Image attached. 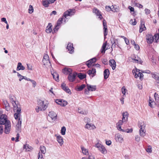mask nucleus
Here are the masks:
<instances>
[{"instance_id":"obj_40","label":"nucleus","mask_w":159,"mask_h":159,"mask_svg":"<svg viewBox=\"0 0 159 159\" xmlns=\"http://www.w3.org/2000/svg\"><path fill=\"white\" fill-rule=\"evenodd\" d=\"M128 8L129 9L131 12H133V13L132 14L133 15V16H135L136 14H135L134 8L130 6H129L128 7Z\"/></svg>"},{"instance_id":"obj_19","label":"nucleus","mask_w":159,"mask_h":159,"mask_svg":"<svg viewBox=\"0 0 159 159\" xmlns=\"http://www.w3.org/2000/svg\"><path fill=\"white\" fill-rule=\"evenodd\" d=\"M72 70L70 68H65L62 70V72L65 74H68L71 73Z\"/></svg>"},{"instance_id":"obj_20","label":"nucleus","mask_w":159,"mask_h":159,"mask_svg":"<svg viewBox=\"0 0 159 159\" xmlns=\"http://www.w3.org/2000/svg\"><path fill=\"white\" fill-rule=\"evenodd\" d=\"M85 128L89 129H94L96 128V127L94 125L91 124L87 123L85 127Z\"/></svg>"},{"instance_id":"obj_34","label":"nucleus","mask_w":159,"mask_h":159,"mask_svg":"<svg viewBox=\"0 0 159 159\" xmlns=\"http://www.w3.org/2000/svg\"><path fill=\"white\" fill-rule=\"evenodd\" d=\"M64 20V18H63L62 16L61 18H60L57 21V26H60L61 24L62 23V21H63V20Z\"/></svg>"},{"instance_id":"obj_21","label":"nucleus","mask_w":159,"mask_h":159,"mask_svg":"<svg viewBox=\"0 0 159 159\" xmlns=\"http://www.w3.org/2000/svg\"><path fill=\"white\" fill-rule=\"evenodd\" d=\"M111 44H118L117 39H115V36L112 35L111 38Z\"/></svg>"},{"instance_id":"obj_31","label":"nucleus","mask_w":159,"mask_h":159,"mask_svg":"<svg viewBox=\"0 0 159 159\" xmlns=\"http://www.w3.org/2000/svg\"><path fill=\"white\" fill-rule=\"evenodd\" d=\"M50 3L47 0H43L42 1V4L45 7H48Z\"/></svg>"},{"instance_id":"obj_57","label":"nucleus","mask_w":159,"mask_h":159,"mask_svg":"<svg viewBox=\"0 0 159 159\" xmlns=\"http://www.w3.org/2000/svg\"><path fill=\"white\" fill-rule=\"evenodd\" d=\"M125 130V131H123V132H126L127 133H130L133 132V129H127L126 130Z\"/></svg>"},{"instance_id":"obj_1","label":"nucleus","mask_w":159,"mask_h":159,"mask_svg":"<svg viewBox=\"0 0 159 159\" xmlns=\"http://www.w3.org/2000/svg\"><path fill=\"white\" fill-rule=\"evenodd\" d=\"M4 126L5 127V133L8 134L11 130L10 122L9 120H6V118H4V116H2L0 118V134L3 133Z\"/></svg>"},{"instance_id":"obj_11","label":"nucleus","mask_w":159,"mask_h":159,"mask_svg":"<svg viewBox=\"0 0 159 159\" xmlns=\"http://www.w3.org/2000/svg\"><path fill=\"white\" fill-rule=\"evenodd\" d=\"M96 61V59L94 57L86 61V64L88 67H90L92 66H93V63L95 62Z\"/></svg>"},{"instance_id":"obj_14","label":"nucleus","mask_w":159,"mask_h":159,"mask_svg":"<svg viewBox=\"0 0 159 159\" xmlns=\"http://www.w3.org/2000/svg\"><path fill=\"white\" fill-rule=\"evenodd\" d=\"M67 49L68 51H69V53H72L74 52V48L73 47V43H69L67 46Z\"/></svg>"},{"instance_id":"obj_44","label":"nucleus","mask_w":159,"mask_h":159,"mask_svg":"<svg viewBox=\"0 0 159 159\" xmlns=\"http://www.w3.org/2000/svg\"><path fill=\"white\" fill-rule=\"evenodd\" d=\"M59 26H57V25H56L55 26V27L52 30V33H54L56 32L59 29Z\"/></svg>"},{"instance_id":"obj_41","label":"nucleus","mask_w":159,"mask_h":159,"mask_svg":"<svg viewBox=\"0 0 159 159\" xmlns=\"http://www.w3.org/2000/svg\"><path fill=\"white\" fill-rule=\"evenodd\" d=\"M66 128L65 126H63L61 127V133L62 135H64L65 134Z\"/></svg>"},{"instance_id":"obj_32","label":"nucleus","mask_w":159,"mask_h":159,"mask_svg":"<svg viewBox=\"0 0 159 159\" xmlns=\"http://www.w3.org/2000/svg\"><path fill=\"white\" fill-rule=\"evenodd\" d=\"M54 79L56 81H59V75L57 73L54 72L53 74H52Z\"/></svg>"},{"instance_id":"obj_48","label":"nucleus","mask_w":159,"mask_h":159,"mask_svg":"<svg viewBox=\"0 0 159 159\" xmlns=\"http://www.w3.org/2000/svg\"><path fill=\"white\" fill-rule=\"evenodd\" d=\"M117 129L119 131H121L122 132L125 131L124 129H121V125H119L117 124H116Z\"/></svg>"},{"instance_id":"obj_3","label":"nucleus","mask_w":159,"mask_h":159,"mask_svg":"<svg viewBox=\"0 0 159 159\" xmlns=\"http://www.w3.org/2000/svg\"><path fill=\"white\" fill-rule=\"evenodd\" d=\"M138 126L140 128L139 130L140 135L141 136L144 137L145 135V125L143 122H139L138 124Z\"/></svg>"},{"instance_id":"obj_22","label":"nucleus","mask_w":159,"mask_h":159,"mask_svg":"<svg viewBox=\"0 0 159 159\" xmlns=\"http://www.w3.org/2000/svg\"><path fill=\"white\" fill-rule=\"evenodd\" d=\"M123 118L122 120L125 121H126L128 120V113L127 111L123 112L122 113Z\"/></svg>"},{"instance_id":"obj_17","label":"nucleus","mask_w":159,"mask_h":159,"mask_svg":"<svg viewBox=\"0 0 159 159\" xmlns=\"http://www.w3.org/2000/svg\"><path fill=\"white\" fill-rule=\"evenodd\" d=\"M87 86L88 89L89 91H93L96 90L97 89L96 86L95 85H91L89 84H87Z\"/></svg>"},{"instance_id":"obj_45","label":"nucleus","mask_w":159,"mask_h":159,"mask_svg":"<svg viewBox=\"0 0 159 159\" xmlns=\"http://www.w3.org/2000/svg\"><path fill=\"white\" fill-rule=\"evenodd\" d=\"M146 152L149 153H151L152 152V148L151 146H149L148 148L146 149Z\"/></svg>"},{"instance_id":"obj_60","label":"nucleus","mask_w":159,"mask_h":159,"mask_svg":"<svg viewBox=\"0 0 159 159\" xmlns=\"http://www.w3.org/2000/svg\"><path fill=\"white\" fill-rule=\"evenodd\" d=\"M49 57L47 54H45L44 55L43 60H49Z\"/></svg>"},{"instance_id":"obj_56","label":"nucleus","mask_w":159,"mask_h":159,"mask_svg":"<svg viewBox=\"0 0 159 159\" xmlns=\"http://www.w3.org/2000/svg\"><path fill=\"white\" fill-rule=\"evenodd\" d=\"M121 91L122 93L124 95L126 93V91H127V90L125 87L124 86L122 88Z\"/></svg>"},{"instance_id":"obj_5","label":"nucleus","mask_w":159,"mask_h":159,"mask_svg":"<svg viewBox=\"0 0 159 159\" xmlns=\"http://www.w3.org/2000/svg\"><path fill=\"white\" fill-rule=\"evenodd\" d=\"M139 33H142L143 31L146 30V28L145 25V21L143 19H141L140 20V25L139 26Z\"/></svg>"},{"instance_id":"obj_13","label":"nucleus","mask_w":159,"mask_h":159,"mask_svg":"<svg viewBox=\"0 0 159 159\" xmlns=\"http://www.w3.org/2000/svg\"><path fill=\"white\" fill-rule=\"evenodd\" d=\"M48 116L52 120H55L57 119V114L53 111H51L49 112Z\"/></svg>"},{"instance_id":"obj_37","label":"nucleus","mask_w":159,"mask_h":159,"mask_svg":"<svg viewBox=\"0 0 159 159\" xmlns=\"http://www.w3.org/2000/svg\"><path fill=\"white\" fill-rule=\"evenodd\" d=\"M69 16V12L68 11H66L63 14L62 17L63 18H64V22H66V17L67 16Z\"/></svg>"},{"instance_id":"obj_38","label":"nucleus","mask_w":159,"mask_h":159,"mask_svg":"<svg viewBox=\"0 0 159 159\" xmlns=\"http://www.w3.org/2000/svg\"><path fill=\"white\" fill-rule=\"evenodd\" d=\"M78 112L84 115L87 114L88 113V112L86 111L82 110L80 108H78Z\"/></svg>"},{"instance_id":"obj_36","label":"nucleus","mask_w":159,"mask_h":159,"mask_svg":"<svg viewBox=\"0 0 159 159\" xmlns=\"http://www.w3.org/2000/svg\"><path fill=\"white\" fill-rule=\"evenodd\" d=\"M78 77L81 80H82L86 77L85 74H83L81 73H79L78 75Z\"/></svg>"},{"instance_id":"obj_25","label":"nucleus","mask_w":159,"mask_h":159,"mask_svg":"<svg viewBox=\"0 0 159 159\" xmlns=\"http://www.w3.org/2000/svg\"><path fill=\"white\" fill-rule=\"evenodd\" d=\"M57 139L60 145H62L63 143V141L62 137L60 135L57 136Z\"/></svg>"},{"instance_id":"obj_54","label":"nucleus","mask_w":159,"mask_h":159,"mask_svg":"<svg viewBox=\"0 0 159 159\" xmlns=\"http://www.w3.org/2000/svg\"><path fill=\"white\" fill-rule=\"evenodd\" d=\"M12 104L14 107V110H15V108H16L17 106H18V105H17L16 103V102L15 101H13V102H12Z\"/></svg>"},{"instance_id":"obj_61","label":"nucleus","mask_w":159,"mask_h":159,"mask_svg":"<svg viewBox=\"0 0 159 159\" xmlns=\"http://www.w3.org/2000/svg\"><path fill=\"white\" fill-rule=\"evenodd\" d=\"M133 73L134 75V77L135 78H137L138 77H139L138 74H137L135 72V71L134 70H132Z\"/></svg>"},{"instance_id":"obj_33","label":"nucleus","mask_w":159,"mask_h":159,"mask_svg":"<svg viewBox=\"0 0 159 159\" xmlns=\"http://www.w3.org/2000/svg\"><path fill=\"white\" fill-rule=\"evenodd\" d=\"M153 37L156 42L157 43L159 42V34H155Z\"/></svg>"},{"instance_id":"obj_53","label":"nucleus","mask_w":159,"mask_h":159,"mask_svg":"<svg viewBox=\"0 0 159 159\" xmlns=\"http://www.w3.org/2000/svg\"><path fill=\"white\" fill-rule=\"evenodd\" d=\"M84 121L85 123H89L90 122V118L88 117H85L84 119Z\"/></svg>"},{"instance_id":"obj_46","label":"nucleus","mask_w":159,"mask_h":159,"mask_svg":"<svg viewBox=\"0 0 159 159\" xmlns=\"http://www.w3.org/2000/svg\"><path fill=\"white\" fill-rule=\"evenodd\" d=\"M17 74L18 77L19 78V80L20 81H21L22 80L25 79V76L21 75L18 72L17 73Z\"/></svg>"},{"instance_id":"obj_43","label":"nucleus","mask_w":159,"mask_h":159,"mask_svg":"<svg viewBox=\"0 0 159 159\" xmlns=\"http://www.w3.org/2000/svg\"><path fill=\"white\" fill-rule=\"evenodd\" d=\"M85 87V84H83L77 88V90L78 91H81Z\"/></svg>"},{"instance_id":"obj_15","label":"nucleus","mask_w":159,"mask_h":159,"mask_svg":"<svg viewBox=\"0 0 159 159\" xmlns=\"http://www.w3.org/2000/svg\"><path fill=\"white\" fill-rule=\"evenodd\" d=\"M88 74L91 77H93L96 74V70L95 68H92L91 70H89L87 72Z\"/></svg>"},{"instance_id":"obj_52","label":"nucleus","mask_w":159,"mask_h":159,"mask_svg":"<svg viewBox=\"0 0 159 159\" xmlns=\"http://www.w3.org/2000/svg\"><path fill=\"white\" fill-rule=\"evenodd\" d=\"M38 159H43V155L40 152L38 154Z\"/></svg>"},{"instance_id":"obj_8","label":"nucleus","mask_w":159,"mask_h":159,"mask_svg":"<svg viewBox=\"0 0 159 159\" xmlns=\"http://www.w3.org/2000/svg\"><path fill=\"white\" fill-rule=\"evenodd\" d=\"M152 77L156 80L157 84H159V74L157 72L151 73Z\"/></svg>"},{"instance_id":"obj_10","label":"nucleus","mask_w":159,"mask_h":159,"mask_svg":"<svg viewBox=\"0 0 159 159\" xmlns=\"http://www.w3.org/2000/svg\"><path fill=\"white\" fill-rule=\"evenodd\" d=\"M93 13L97 15V16H99L98 18L100 20H101L102 18V16L101 14V12L97 8H94L93 9Z\"/></svg>"},{"instance_id":"obj_62","label":"nucleus","mask_w":159,"mask_h":159,"mask_svg":"<svg viewBox=\"0 0 159 159\" xmlns=\"http://www.w3.org/2000/svg\"><path fill=\"white\" fill-rule=\"evenodd\" d=\"M69 12V16H70L74 15V12L73 13V10L71 9H70L69 10L67 11Z\"/></svg>"},{"instance_id":"obj_42","label":"nucleus","mask_w":159,"mask_h":159,"mask_svg":"<svg viewBox=\"0 0 159 159\" xmlns=\"http://www.w3.org/2000/svg\"><path fill=\"white\" fill-rule=\"evenodd\" d=\"M40 148V150L41 152V153H42V154L43 153V154H44L46 152L45 147L44 146H41Z\"/></svg>"},{"instance_id":"obj_51","label":"nucleus","mask_w":159,"mask_h":159,"mask_svg":"<svg viewBox=\"0 0 159 159\" xmlns=\"http://www.w3.org/2000/svg\"><path fill=\"white\" fill-rule=\"evenodd\" d=\"M138 70H136V72H138V74H139V77H140V79L141 80H142V79H143V74L140 72H139V71H137Z\"/></svg>"},{"instance_id":"obj_16","label":"nucleus","mask_w":159,"mask_h":159,"mask_svg":"<svg viewBox=\"0 0 159 159\" xmlns=\"http://www.w3.org/2000/svg\"><path fill=\"white\" fill-rule=\"evenodd\" d=\"M109 65L113 70H114L115 69L116 66V62L114 59H111L109 60Z\"/></svg>"},{"instance_id":"obj_7","label":"nucleus","mask_w":159,"mask_h":159,"mask_svg":"<svg viewBox=\"0 0 159 159\" xmlns=\"http://www.w3.org/2000/svg\"><path fill=\"white\" fill-rule=\"evenodd\" d=\"M146 39L147 42L148 44L152 43L153 41L154 38L152 35L150 34H148L146 36Z\"/></svg>"},{"instance_id":"obj_55","label":"nucleus","mask_w":159,"mask_h":159,"mask_svg":"<svg viewBox=\"0 0 159 159\" xmlns=\"http://www.w3.org/2000/svg\"><path fill=\"white\" fill-rule=\"evenodd\" d=\"M17 119H18V123L17 124H21L22 120L21 116H19L18 118Z\"/></svg>"},{"instance_id":"obj_63","label":"nucleus","mask_w":159,"mask_h":159,"mask_svg":"<svg viewBox=\"0 0 159 159\" xmlns=\"http://www.w3.org/2000/svg\"><path fill=\"white\" fill-rule=\"evenodd\" d=\"M60 105L62 107H64L66 106L67 104V102H65L64 101H62V102L61 103H60Z\"/></svg>"},{"instance_id":"obj_30","label":"nucleus","mask_w":159,"mask_h":159,"mask_svg":"<svg viewBox=\"0 0 159 159\" xmlns=\"http://www.w3.org/2000/svg\"><path fill=\"white\" fill-rule=\"evenodd\" d=\"M42 62L44 65L48 66H51V64L50 60H43Z\"/></svg>"},{"instance_id":"obj_50","label":"nucleus","mask_w":159,"mask_h":159,"mask_svg":"<svg viewBox=\"0 0 159 159\" xmlns=\"http://www.w3.org/2000/svg\"><path fill=\"white\" fill-rule=\"evenodd\" d=\"M134 4L136 6L138 7L139 8H142L143 7V6L142 5H141V4L137 3L135 2H134Z\"/></svg>"},{"instance_id":"obj_64","label":"nucleus","mask_w":159,"mask_h":159,"mask_svg":"<svg viewBox=\"0 0 159 159\" xmlns=\"http://www.w3.org/2000/svg\"><path fill=\"white\" fill-rule=\"evenodd\" d=\"M21 125L20 124H17L16 125V129L17 130H19L20 129L21 127Z\"/></svg>"},{"instance_id":"obj_2","label":"nucleus","mask_w":159,"mask_h":159,"mask_svg":"<svg viewBox=\"0 0 159 159\" xmlns=\"http://www.w3.org/2000/svg\"><path fill=\"white\" fill-rule=\"evenodd\" d=\"M38 106L35 109L36 111L39 112L40 111H44L47 108L48 104L44 103L43 101L39 99L37 101Z\"/></svg>"},{"instance_id":"obj_47","label":"nucleus","mask_w":159,"mask_h":159,"mask_svg":"<svg viewBox=\"0 0 159 159\" xmlns=\"http://www.w3.org/2000/svg\"><path fill=\"white\" fill-rule=\"evenodd\" d=\"M4 104L5 105V107L6 109H8L9 108V104L7 101H5L4 102Z\"/></svg>"},{"instance_id":"obj_18","label":"nucleus","mask_w":159,"mask_h":159,"mask_svg":"<svg viewBox=\"0 0 159 159\" xmlns=\"http://www.w3.org/2000/svg\"><path fill=\"white\" fill-rule=\"evenodd\" d=\"M61 87L62 89L67 93L69 94H70L71 92L70 90L68 88V87H66V84L64 83L62 84L61 85Z\"/></svg>"},{"instance_id":"obj_23","label":"nucleus","mask_w":159,"mask_h":159,"mask_svg":"<svg viewBox=\"0 0 159 159\" xmlns=\"http://www.w3.org/2000/svg\"><path fill=\"white\" fill-rule=\"evenodd\" d=\"M25 69V67L22 65L21 63L19 62L18 63L17 67L16 68L17 70L18 71L20 70H24Z\"/></svg>"},{"instance_id":"obj_59","label":"nucleus","mask_w":159,"mask_h":159,"mask_svg":"<svg viewBox=\"0 0 159 159\" xmlns=\"http://www.w3.org/2000/svg\"><path fill=\"white\" fill-rule=\"evenodd\" d=\"M105 9L107 11H112V8L109 6H106L105 7Z\"/></svg>"},{"instance_id":"obj_26","label":"nucleus","mask_w":159,"mask_h":159,"mask_svg":"<svg viewBox=\"0 0 159 159\" xmlns=\"http://www.w3.org/2000/svg\"><path fill=\"white\" fill-rule=\"evenodd\" d=\"M103 74L104 79H107L108 78L110 74L109 70L108 69H105L104 71Z\"/></svg>"},{"instance_id":"obj_28","label":"nucleus","mask_w":159,"mask_h":159,"mask_svg":"<svg viewBox=\"0 0 159 159\" xmlns=\"http://www.w3.org/2000/svg\"><path fill=\"white\" fill-rule=\"evenodd\" d=\"M107 41H106L102 45L101 49V52L102 53H104L105 52L106 48V47L107 45Z\"/></svg>"},{"instance_id":"obj_35","label":"nucleus","mask_w":159,"mask_h":159,"mask_svg":"<svg viewBox=\"0 0 159 159\" xmlns=\"http://www.w3.org/2000/svg\"><path fill=\"white\" fill-rule=\"evenodd\" d=\"M113 7L112 8V11L114 12H118L119 11V8L118 7H117L115 5V6H112Z\"/></svg>"},{"instance_id":"obj_58","label":"nucleus","mask_w":159,"mask_h":159,"mask_svg":"<svg viewBox=\"0 0 159 159\" xmlns=\"http://www.w3.org/2000/svg\"><path fill=\"white\" fill-rule=\"evenodd\" d=\"M135 139L137 142H139L140 141V138L139 135H136L135 137Z\"/></svg>"},{"instance_id":"obj_39","label":"nucleus","mask_w":159,"mask_h":159,"mask_svg":"<svg viewBox=\"0 0 159 159\" xmlns=\"http://www.w3.org/2000/svg\"><path fill=\"white\" fill-rule=\"evenodd\" d=\"M23 148L27 151H29L30 149H31L32 147L30 146L28 144H25L24 145Z\"/></svg>"},{"instance_id":"obj_12","label":"nucleus","mask_w":159,"mask_h":159,"mask_svg":"<svg viewBox=\"0 0 159 159\" xmlns=\"http://www.w3.org/2000/svg\"><path fill=\"white\" fill-rule=\"evenodd\" d=\"M115 139L116 141L122 143L123 141L122 135L119 134H117L115 135Z\"/></svg>"},{"instance_id":"obj_27","label":"nucleus","mask_w":159,"mask_h":159,"mask_svg":"<svg viewBox=\"0 0 159 159\" xmlns=\"http://www.w3.org/2000/svg\"><path fill=\"white\" fill-rule=\"evenodd\" d=\"M81 148L82 151V153L84 155H87L89 154L88 150L85 148H84L83 146H81Z\"/></svg>"},{"instance_id":"obj_49","label":"nucleus","mask_w":159,"mask_h":159,"mask_svg":"<svg viewBox=\"0 0 159 159\" xmlns=\"http://www.w3.org/2000/svg\"><path fill=\"white\" fill-rule=\"evenodd\" d=\"M34 11V9L32 6L31 5H30L29 6V12L31 14Z\"/></svg>"},{"instance_id":"obj_4","label":"nucleus","mask_w":159,"mask_h":159,"mask_svg":"<svg viewBox=\"0 0 159 159\" xmlns=\"http://www.w3.org/2000/svg\"><path fill=\"white\" fill-rule=\"evenodd\" d=\"M77 75V73L75 72H74L73 74L72 73L69 74L68 77V79L69 81L70 82L74 81Z\"/></svg>"},{"instance_id":"obj_9","label":"nucleus","mask_w":159,"mask_h":159,"mask_svg":"<svg viewBox=\"0 0 159 159\" xmlns=\"http://www.w3.org/2000/svg\"><path fill=\"white\" fill-rule=\"evenodd\" d=\"M103 29L104 30V37L107 34V22L105 19L103 21Z\"/></svg>"},{"instance_id":"obj_29","label":"nucleus","mask_w":159,"mask_h":159,"mask_svg":"<svg viewBox=\"0 0 159 159\" xmlns=\"http://www.w3.org/2000/svg\"><path fill=\"white\" fill-rule=\"evenodd\" d=\"M98 149L103 154H106L107 152L105 148L103 145L100 148H98Z\"/></svg>"},{"instance_id":"obj_24","label":"nucleus","mask_w":159,"mask_h":159,"mask_svg":"<svg viewBox=\"0 0 159 159\" xmlns=\"http://www.w3.org/2000/svg\"><path fill=\"white\" fill-rule=\"evenodd\" d=\"M52 26L51 23H49L48 25L46 27V32L48 33H51L52 31Z\"/></svg>"},{"instance_id":"obj_6","label":"nucleus","mask_w":159,"mask_h":159,"mask_svg":"<svg viewBox=\"0 0 159 159\" xmlns=\"http://www.w3.org/2000/svg\"><path fill=\"white\" fill-rule=\"evenodd\" d=\"M15 110H16V112L14 114V117L16 120H17L19 116H21V115L20 114L21 109L20 107L18 106H17V107L16 108Z\"/></svg>"}]
</instances>
